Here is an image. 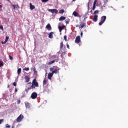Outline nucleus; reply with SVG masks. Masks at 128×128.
Listing matches in <instances>:
<instances>
[{
  "label": "nucleus",
  "mask_w": 128,
  "mask_h": 128,
  "mask_svg": "<svg viewBox=\"0 0 128 128\" xmlns=\"http://www.w3.org/2000/svg\"><path fill=\"white\" fill-rule=\"evenodd\" d=\"M50 72H52V73L54 74H58V70H60V68L58 67L56 68H50Z\"/></svg>",
  "instance_id": "20e7f679"
},
{
  "label": "nucleus",
  "mask_w": 128,
  "mask_h": 128,
  "mask_svg": "<svg viewBox=\"0 0 128 128\" xmlns=\"http://www.w3.org/2000/svg\"><path fill=\"white\" fill-rule=\"evenodd\" d=\"M25 106H26V108H30V103H28V102H25Z\"/></svg>",
  "instance_id": "a211bd4d"
},
{
  "label": "nucleus",
  "mask_w": 128,
  "mask_h": 128,
  "mask_svg": "<svg viewBox=\"0 0 128 128\" xmlns=\"http://www.w3.org/2000/svg\"><path fill=\"white\" fill-rule=\"evenodd\" d=\"M8 0V2L9 1V0Z\"/></svg>",
  "instance_id": "6e6d98bb"
},
{
  "label": "nucleus",
  "mask_w": 128,
  "mask_h": 128,
  "mask_svg": "<svg viewBox=\"0 0 128 128\" xmlns=\"http://www.w3.org/2000/svg\"><path fill=\"white\" fill-rule=\"evenodd\" d=\"M53 76H54V74L52 72L49 73L48 76V80H52V78Z\"/></svg>",
  "instance_id": "9b49d317"
},
{
  "label": "nucleus",
  "mask_w": 128,
  "mask_h": 128,
  "mask_svg": "<svg viewBox=\"0 0 128 128\" xmlns=\"http://www.w3.org/2000/svg\"><path fill=\"white\" fill-rule=\"evenodd\" d=\"M72 16H77L78 18H81L80 15L76 11H74L73 12Z\"/></svg>",
  "instance_id": "1a4fd4ad"
},
{
  "label": "nucleus",
  "mask_w": 128,
  "mask_h": 128,
  "mask_svg": "<svg viewBox=\"0 0 128 128\" xmlns=\"http://www.w3.org/2000/svg\"><path fill=\"white\" fill-rule=\"evenodd\" d=\"M15 92H18V89L16 88L14 90Z\"/></svg>",
  "instance_id": "49530a36"
},
{
  "label": "nucleus",
  "mask_w": 128,
  "mask_h": 128,
  "mask_svg": "<svg viewBox=\"0 0 128 128\" xmlns=\"http://www.w3.org/2000/svg\"><path fill=\"white\" fill-rule=\"evenodd\" d=\"M96 0H95L94 2L93 6H96Z\"/></svg>",
  "instance_id": "c03bdc74"
},
{
  "label": "nucleus",
  "mask_w": 128,
  "mask_h": 128,
  "mask_svg": "<svg viewBox=\"0 0 128 128\" xmlns=\"http://www.w3.org/2000/svg\"><path fill=\"white\" fill-rule=\"evenodd\" d=\"M42 2H46L48 0H41Z\"/></svg>",
  "instance_id": "c9c22d12"
},
{
  "label": "nucleus",
  "mask_w": 128,
  "mask_h": 128,
  "mask_svg": "<svg viewBox=\"0 0 128 128\" xmlns=\"http://www.w3.org/2000/svg\"><path fill=\"white\" fill-rule=\"evenodd\" d=\"M9 58L10 60H14V58L11 56H9Z\"/></svg>",
  "instance_id": "f704fd0d"
},
{
  "label": "nucleus",
  "mask_w": 128,
  "mask_h": 128,
  "mask_svg": "<svg viewBox=\"0 0 128 128\" xmlns=\"http://www.w3.org/2000/svg\"><path fill=\"white\" fill-rule=\"evenodd\" d=\"M64 26L58 27V29H59L60 32H61L62 30H64Z\"/></svg>",
  "instance_id": "412c9836"
},
{
  "label": "nucleus",
  "mask_w": 128,
  "mask_h": 128,
  "mask_svg": "<svg viewBox=\"0 0 128 128\" xmlns=\"http://www.w3.org/2000/svg\"><path fill=\"white\" fill-rule=\"evenodd\" d=\"M64 10L62 9L59 11V14H64Z\"/></svg>",
  "instance_id": "cd10ccee"
},
{
  "label": "nucleus",
  "mask_w": 128,
  "mask_h": 128,
  "mask_svg": "<svg viewBox=\"0 0 128 128\" xmlns=\"http://www.w3.org/2000/svg\"><path fill=\"white\" fill-rule=\"evenodd\" d=\"M10 38L9 36H6V40H5V42H7L8 40V39Z\"/></svg>",
  "instance_id": "c85d7f7f"
},
{
  "label": "nucleus",
  "mask_w": 128,
  "mask_h": 128,
  "mask_svg": "<svg viewBox=\"0 0 128 128\" xmlns=\"http://www.w3.org/2000/svg\"><path fill=\"white\" fill-rule=\"evenodd\" d=\"M23 119H24V115L21 114L16 118V122H22V120Z\"/></svg>",
  "instance_id": "39448f33"
},
{
  "label": "nucleus",
  "mask_w": 128,
  "mask_h": 128,
  "mask_svg": "<svg viewBox=\"0 0 128 128\" xmlns=\"http://www.w3.org/2000/svg\"><path fill=\"white\" fill-rule=\"evenodd\" d=\"M32 84V82H28V84Z\"/></svg>",
  "instance_id": "8fccbe9b"
},
{
  "label": "nucleus",
  "mask_w": 128,
  "mask_h": 128,
  "mask_svg": "<svg viewBox=\"0 0 128 128\" xmlns=\"http://www.w3.org/2000/svg\"><path fill=\"white\" fill-rule=\"evenodd\" d=\"M32 84V86L28 88L26 90V92H28L32 89L34 90V88H36V87L38 88L39 86L38 83V82H36V78L33 80Z\"/></svg>",
  "instance_id": "f03ea898"
},
{
  "label": "nucleus",
  "mask_w": 128,
  "mask_h": 128,
  "mask_svg": "<svg viewBox=\"0 0 128 128\" xmlns=\"http://www.w3.org/2000/svg\"><path fill=\"white\" fill-rule=\"evenodd\" d=\"M24 78L26 82H30V77H28V76H26Z\"/></svg>",
  "instance_id": "f8f14e48"
},
{
  "label": "nucleus",
  "mask_w": 128,
  "mask_h": 128,
  "mask_svg": "<svg viewBox=\"0 0 128 128\" xmlns=\"http://www.w3.org/2000/svg\"><path fill=\"white\" fill-rule=\"evenodd\" d=\"M66 24H70V22L68 20L66 21Z\"/></svg>",
  "instance_id": "a18cd8bd"
},
{
  "label": "nucleus",
  "mask_w": 128,
  "mask_h": 128,
  "mask_svg": "<svg viewBox=\"0 0 128 128\" xmlns=\"http://www.w3.org/2000/svg\"><path fill=\"white\" fill-rule=\"evenodd\" d=\"M17 104H20V100H18V101H17Z\"/></svg>",
  "instance_id": "a19ab883"
},
{
  "label": "nucleus",
  "mask_w": 128,
  "mask_h": 128,
  "mask_svg": "<svg viewBox=\"0 0 128 128\" xmlns=\"http://www.w3.org/2000/svg\"><path fill=\"white\" fill-rule=\"evenodd\" d=\"M32 84V86L28 88L26 90V92H28L32 89L34 90V88H36V87L38 88L39 86L38 83V82H36V78L33 80Z\"/></svg>",
  "instance_id": "f257e3e1"
},
{
  "label": "nucleus",
  "mask_w": 128,
  "mask_h": 128,
  "mask_svg": "<svg viewBox=\"0 0 128 128\" xmlns=\"http://www.w3.org/2000/svg\"><path fill=\"white\" fill-rule=\"evenodd\" d=\"M24 70H26V72H28V70H30V68H25Z\"/></svg>",
  "instance_id": "c756f323"
},
{
  "label": "nucleus",
  "mask_w": 128,
  "mask_h": 128,
  "mask_svg": "<svg viewBox=\"0 0 128 128\" xmlns=\"http://www.w3.org/2000/svg\"><path fill=\"white\" fill-rule=\"evenodd\" d=\"M4 66V62H2V60H0V67Z\"/></svg>",
  "instance_id": "bb28decb"
},
{
  "label": "nucleus",
  "mask_w": 128,
  "mask_h": 128,
  "mask_svg": "<svg viewBox=\"0 0 128 128\" xmlns=\"http://www.w3.org/2000/svg\"><path fill=\"white\" fill-rule=\"evenodd\" d=\"M36 98H38V94L36 92H32L31 94V98L32 100H35Z\"/></svg>",
  "instance_id": "423d86ee"
},
{
  "label": "nucleus",
  "mask_w": 128,
  "mask_h": 128,
  "mask_svg": "<svg viewBox=\"0 0 128 128\" xmlns=\"http://www.w3.org/2000/svg\"><path fill=\"white\" fill-rule=\"evenodd\" d=\"M8 88H10V85H8Z\"/></svg>",
  "instance_id": "3c124183"
},
{
  "label": "nucleus",
  "mask_w": 128,
  "mask_h": 128,
  "mask_svg": "<svg viewBox=\"0 0 128 128\" xmlns=\"http://www.w3.org/2000/svg\"><path fill=\"white\" fill-rule=\"evenodd\" d=\"M76 0H72V2H75Z\"/></svg>",
  "instance_id": "603ef678"
},
{
  "label": "nucleus",
  "mask_w": 128,
  "mask_h": 128,
  "mask_svg": "<svg viewBox=\"0 0 128 128\" xmlns=\"http://www.w3.org/2000/svg\"><path fill=\"white\" fill-rule=\"evenodd\" d=\"M82 32H80V36H82Z\"/></svg>",
  "instance_id": "de8ad7c7"
},
{
  "label": "nucleus",
  "mask_w": 128,
  "mask_h": 128,
  "mask_svg": "<svg viewBox=\"0 0 128 128\" xmlns=\"http://www.w3.org/2000/svg\"><path fill=\"white\" fill-rule=\"evenodd\" d=\"M74 42L76 44H80V36H77Z\"/></svg>",
  "instance_id": "6e6552de"
},
{
  "label": "nucleus",
  "mask_w": 128,
  "mask_h": 128,
  "mask_svg": "<svg viewBox=\"0 0 128 128\" xmlns=\"http://www.w3.org/2000/svg\"><path fill=\"white\" fill-rule=\"evenodd\" d=\"M98 15H94V18H93V20L96 22H98Z\"/></svg>",
  "instance_id": "2eb2a0df"
},
{
  "label": "nucleus",
  "mask_w": 128,
  "mask_h": 128,
  "mask_svg": "<svg viewBox=\"0 0 128 128\" xmlns=\"http://www.w3.org/2000/svg\"><path fill=\"white\" fill-rule=\"evenodd\" d=\"M64 40L66 42H68V40L66 39V36H64Z\"/></svg>",
  "instance_id": "72a5a7b5"
},
{
  "label": "nucleus",
  "mask_w": 128,
  "mask_h": 128,
  "mask_svg": "<svg viewBox=\"0 0 128 128\" xmlns=\"http://www.w3.org/2000/svg\"><path fill=\"white\" fill-rule=\"evenodd\" d=\"M86 23L82 24H80L79 26V28H83L86 27Z\"/></svg>",
  "instance_id": "4468645a"
},
{
  "label": "nucleus",
  "mask_w": 128,
  "mask_h": 128,
  "mask_svg": "<svg viewBox=\"0 0 128 128\" xmlns=\"http://www.w3.org/2000/svg\"><path fill=\"white\" fill-rule=\"evenodd\" d=\"M64 48V42H61L60 44V49L62 50Z\"/></svg>",
  "instance_id": "4be33fe9"
},
{
  "label": "nucleus",
  "mask_w": 128,
  "mask_h": 128,
  "mask_svg": "<svg viewBox=\"0 0 128 128\" xmlns=\"http://www.w3.org/2000/svg\"><path fill=\"white\" fill-rule=\"evenodd\" d=\"M104 22L101 20V22L98 23L99 26H102V24H104Z\"/></svg>",
  "instance_id": "2f4dec72"
},
{
  "label": "nucleus",
  "mask_w": 128,
  "mask_h": 128,
  "mask_svg": "<svg viewBox=\"0 0 128 128\" xmlns=\"http://www.w3.org/2000/svg\"><path fill=\"white\" fill-rule=\"evenodd\" d=\"M46 28L48 30H52V26H50V24H48L46 26Z\"/></svg>",
  "instance_id": "9d476101"
},
{
  "label": "nucleus",
  "mask_w": 128,
  "mask_h": 128,
  "mask_svg": "<svg viewBox=\"0 0 128 128\" xmlns=\"http://www.w3.org/2000/svg\"><path fill=\"white\" fill-rule=\"evenodd\" d=\"M20 72H22V68H19L18 69V74H20Z\"/></svg>",
  "instance_id": "5701e85b"
},
{
  "label": "nucleus",
  "mask_w": 128,
  "mask_h": 128,
  "mask_svg": "<svg viewBox=\"0 0 128 128\" xmlns=\"http://www.w3.org/2000/svg\"><path fill=\"white\" fill-rule=\"evenodd\" d=\"M13 86H16V82H14L13 83Z\"/></svg>",
  "instance_id": "79ce46f5"
},
{
  "label": "nucleus",
  "mask_w": 128,
  "mask_h": 128,
  "mask_svg": "<svg viewBox=\"0 0 128 128\" xmlns=\"http://www.w3.org/2000/svg\"><path fill=\"white\" fill-rule=\"evenodd\" d=\"M12 128H14V126H12Z\"/></svg>",
  "instance_id": "09e8293b"
},
{
  "label": "nucleus",
  "mask_w": 128,
  "mask_h": 128,
  "mask_svg": "<svg viewBox=\"0 0 128 128\" xmlns=\"http://www.w3.org/2000/svg\"><path fill=\"white\" fill-rule=\"evenodd\" d=\"M48 12H52V14H58V10L56 9H48Z\"/></svg>",
  "instance_id": "0eeeda50"
},
{
  "label": "nucleus",
  "mask_w": 128,
  "mask_h": 128,
  "mask_svg": "<svg viewBox=\"0 0 128 128\" xmlns=\"http://www.w3.org/2000/svg\"><path fill=\"white\" fill-rule=\"evenodd\" d=\"M92 10H96V5H93Z\"/></svg>",
  "instance_id": "4c0bfd02"
},
{
  "label": "nucleus",
  "mask_w": 128,
  "mask_h": 128,
  "mask_svg": "<svg viewBox=\"0 0 128 128\" xmlns=\"http://www.w3.org/2000/svg\"><path fill=\"white\" fill-rule=\"evenodd\" d=\"M33 72H34V74H36V68H33Z\"/></svg>",
  "instance_id": "473e14b6"
},
{
  "label": "nucleus",
  "mask_w": 128,
  "mask_h": 128,
  "mask_svg": "<svg viewBox=\"0 0 128 128\" xmlns=\"http://www.w3.org/2000/svg\"><path fill=\"white\" fill-rule=\"evenodd\" d=\"M30 9L31 10H34V8H36V6H34L32 5V3L30 4Z\"/></svg>",
  "instance_id": "ddd939ff"
},
{
  "label": "nucleus",
  "mask_w": 128,
  "mask_h": 128,
  "mask_svg": "<svg viewBox=\"0 0 128 128\" xmlns=\"http://www.w3.org/2000/svg\"><path fill=\"white\" fill-rule=\"evenodd\" d=\"M54 32H50L49 34H48V38H53V36H54Z\"/></svg>",
  "instance_id": "dca6fc26"
},
{
  "label": "nucleus",
  "mask_w": 128,
  "mask_h": 128,
  "mask_svg": "<svg viewBox=\"0 0 128 128\" xmlns=\"http://www.w3.org/2000/svg\"><path fill=\"white\" fill-rule=\"evenodd\" d=\"M52 59H50L51 60H53V58H56V55H53L52 57Z\"/></svg>",
  "instance_id": "7c9ffc66"
},
{
  "label": "nucleus",
  "mask_w": 128,
  "mask_h": 128,
  "mask_svg": "<svg viewBox=\"0 0 128 128\" xmlns=\"http://www.w3.org/2000/svg\"><path fill=\"white\" fill-rule=\"evenodd\" d=\"M2 44H6V41H4V42H2Z\"/></svg>",
  "instance_id": "ea45409f"
},
{
  "label": "nucleus",
  "mask_w": 128,
  "mask_h": 128,
  "mask_svg": "<svg viewBox=\"0 0 128 128\" xmlns=\"http://www.w3.org/2000/svg\"><path fill=\"white\" fill-rule=\"evenodd\" d=\"M0 29L2 30H4V27L2 26V25L0 26Z\"/></svg>",
  "instance_id": "58836bf2"
},
{
  "label": "nucleus",
  "mask_w": 128,
  "mask_h": 128,
  "mask_svg": "<svg viewBox=\"0 0 128 128\" xmlns=\"http://www.w3.org/2000/svg\"><path fill=\"white\" fill-rule=\"evenodd\" d=\"M56 62V60H52L48 63V66H50V64H54Z\"/></svg>",
  "instance_id": "6ab92c4d"
},
{
  "label": "nucleus",
  "mask_w": 128,
  "mask_h": 128,
  "mask_svg": "<svg viewBox=\"0 0 128 128\" xmlns=\"http://www.w3.org/2000/svg\"><path fill=\"white\" fill-rule=\"evenodd\" d=\"M66 46H67L68 48V50H70V45H68V43L66 44Z\"/></svg>",
  "instance_id": "37998d69"
},
{
  "label": "nucleus",
  "mask_w": 128,
  "mask_h": 128,
  "mask_svg": "<svg viewBox=\"0 0 128 128\" xmlns=\"http://www.w3.org/2000/svg\"><path fill=\"white\" fill-rule=\"evenodd\" d=\"M90 8V6H88V8Z\"/></svg>",
  "instance_id": "864d4df0"
},
{
  "label": "nucleus",
  "mask_w": 128,
  "mask_h": 128,
  "mask_svg": "<svg viewBox=\"0 0 128 128\" xmlns=\"http://www.w3.org/2000/svg\"><path fill=\"white\" fill-rule=\"evenodd\" d=\"M4 122V119L0 120V124Z\"/></svg>",
  "instance_id": "e433bc0d"
},
{
  "label": "nucleus",
  "mask_w": 128,
  "mask_h": 128,
  "mask_svg": "<svg viewBox=\"0 0 128 128\" xmlns=\"http://www.w3.org/2000/svg\"><path fill=\"white\" fill-rule=\"evenodd\" d=\"M12 6L14 7V10H16V8H18V5L13 4Z\"/></svg>",
  "instance_id": "393cba45"
},
{
  "label": "nucleus",
  "mask_w": 128,
  "mask_h": 128,
  "mask_svg": "<svg viewBox=\"0 0 128 128\" xmlns=\"http://www.w3.org/2000/svg\"><path fill=\"white\" fill-rule=\"evenodd\" d=\"M106 16H102L101 18V21L103 22H106Z\"/></svg>",
  "instance_id": "f3484780"
},
{
  "label": "nucleus",
  "mask_w": 128,
  "mask_h": 128,
  "mask_svg": "<svg viewBox=\"0 0 128 128\" xmlns=\"http://www.w3.org/2000/svg\"><path fill=\"white\" fill-rule=\"evenodd\" d=\"M98 12H100V10H96L94 11V14L96 15L98 14Z\"/></svg>",
  "instance_id": "a878e982"
},
{
  "label": "nucleus",
  "mask_w": 128,
  "mask_h": 128,
  "mask_svg": "<svg viewBox=\"0 0 128 128\" xmlns=\"http://www.w3.org/2000/svg\"><path fill=\"white\" fill-rule=\"evenodd\" d=\"M1 106H0V108Z\"/></svg>",
  "instance_id": "5fc2aeb1"
},
{
  "label": "nucleus",
  "mask_w": 128,
  "mask_h": 128,
  "mask_svg": "<svg viewBox=\"0 0 128 128\" xmlns=\"http://www.w3.org/2000/svg\"><path fill=\"white\" fill-rule=\"evenodd\" d=\"M32 84V86L28 88L26 90V92H28L32 89L34 90V88H36V87L38 88L39 86L38 83V82H36V78L33 80Z\"/></svg>",
  "instance_id": "7ed1b4c3"
},
{
  "label": "nucleus",
  "mask_w": 128,
  "mask_h": 128,
  "mask_svg": "<svg viewBox=\"0 0 128 128\" xmlns=\"http://www.w3.org/2000/svg\"><path fill=\"white\" fill-rule=\"evenodd\" d=\"M66 17L64 16H62L60 18H59V20L60 22H62V20H66Z\"/></svg>",
  "instance_id": "aec40b11"
},
{
  "label": "nucleus",
  "mask_w": 128,
  "mask_h": 128,
  "mask_svg": "<svg viewBox=\"0 0 128 128\" xmlns=\"http://www.w3.org/2000/svg\"><path fill=\"white\" fill-rule=\"evenodd\" d=\"M47 82H48V80L44 79V81H43V84H44V86H46V84Z\"/></svg>",
  "instance_id": "b1692460"
}]
</instances>
